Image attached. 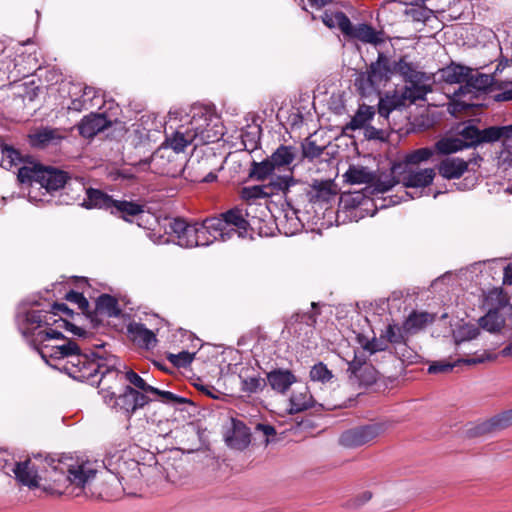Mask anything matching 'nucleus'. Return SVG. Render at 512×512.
<instances>
[{
  "instance_id": "obj_4",
  "label": "nucleus",
  "mask_w": 512,
  "mask_h": 512,
  "mask_svg": "<svg viewBox=\"0 0 512 512\" xmlns=\"http://www.w3.org/2000/svg\"><path fill=\"white\" fill-rule=\"evenodd\" d=\"M141 482L139 462L135 460L123 461L118 464L116 472L102 482L100 496L113 501L119 499L123 493L133 495Z\"/></svg>"
},
{
  "instance_id": "obj_37",
  "label": "nucleus",
  "mask_w": 512,
  "mask_h": 512,
  "mask_svg": "<svg viewBox=\"0 0 512 512\" xmlns=\"http://www.w3.org/2000/svg\"><path fill=\"white\" fill-rule=\"evenodd\" d=\"M485 303L488 310H494L499 313L508 306L512 308L510 296L501 287L491 289L485 297Z\"/></svg>"
},
{
  "instance_id": "obj_26",
  "label": "nucleus",
  "mask_w": 512,
  "mask_h": 512,
  "mask_svg": "<svg viewBox=\"0 0 512 512\" xmlns=\"http://www.w3.org/2000/svg\"><path fill=\"white\" fill-rule=\"evenodd\" d=\"M13 472L16 476V479L22 485L28 486L31 489L39 487V477L37 475V470L29 459L23 462H17Z\"/></svg>"
},
{
  "instance_id": "obj_29",
  "label": "nucleus",
  "mask_w": 512,
  "mask_h": 512,
  "mask_svg": "<svg viewBox=\"0 0 512 512\" xmlns=\"http://www.w3.org/2000/svg\"><path fill=\"white\" fill-rule=\"evenodd\" d=\"M251 441L250 429L239 420H233L231 434L227 437L228 445L232 448L242 450Z\"/></svg>"
},
{
  "instance_id": "obj_8",
  "label": "nucleus",
  "mask_w": 512,
  "mask_h": 512,
  "mask_svg": "<svg viewBox=\"0 0 512 512\" xmlns=\"http://www.w3.org/2000/svg\"><path fill=\"white\" fill-rule=\"evenodd\" d=\"M165 232L183 248L208 245L204 232L199 229V222H187L184 218L175 217L168 221Z\"/></svg>"
},
{
  "instance_id": "obj_33",
  "label": "nucleus",
  "mask_w": 512,
  "mask_h": 512,
  "mask_svg": "<svg viewBox=\"0 0 512 512\" xmlns=\"http://www.w3.org/2000/svg\"><path fill=\"white\" fill-rule=\"evenodd\" d=\"M435 177L433 168L411 171L403 177L405 187L425 188L432 184Z\"/></svg>"
},
{
  "instance_id": "obj_24",
  "label": "nucleus",
  "mask_w": 512,
  "mask_h": 512,
  "mask_svg": "<svg viewBox=\"0 0 512 512\" xmlns=\"http://www.w3.org/2000/svg\"><path fill=\"white\" fill-rule=\"evenodd\" d=\"M79 205L88 210L104 209L110 211L111 205H113V198L100 189L89 187L86 191V197L82 199Z\"/></svg>"
},
{
  "instance_id": "obj_57",
  "label": "nucleus",
  "mask_w": 512,
  "mask_h": 512,
  "mask_svg": "<svg viewBox=\"0 0 512 512\" xmlns=\"http://www.w3.org/2000/svg\"><path fill=\"white\" fill-rule=\"evenodd\" d=\"M265 386L266 380L259 376L241 379V391L247 394H253L262 391Z\"/></svg>"
},
{
  "instance_id": "obj_25",
  "label": "nucleus",
  "mask_w": 512,
  "mask_h": 512,
  "mask_svg": "<svg viewBox=\"0 0 512 512\" xmlns=\"http://www.w3.org/2000/svg\"><path fill=\"white\" fill-rule=\"evenodd\" d=\"M63 136L56 128L44 127L29 135L31 146L38 149H44L50 145H57Z\"/></svg>"
},
{
  "instance_id": "obj_49",
  "label": "nucleus",
  "mask_w": 512,
  "mask_h": 512,
  "mask_svg": "<svg viewBox=\"0 0 512 512\" xmlns=\"http://www.w3.org/2000/svg\"><path fill=\"white\" fill-rule=\"evenodd\" d=\"M150 394L157 396V400L160 402L171 406L193 404L191 400L185 397L178 396L170 391L160 390L156 387H153V391H151Z\"/></svg>"
},
{
  "instance_id": "obj_59",
  "label": "nucleus",
  "mask_w": 512,
  "mask_h": 512,
  "mask_svg": "<svg viewBox=\"0 0 512 512\" xmlns=\"http://www.w3.org/2000/svg\"><path fill=\"white\" fill-rule=\"evenodd\" d=\"M194 353H190L188 351H181L177 354L168 353L166 358L167 360L177 368H186L189 366L194 360Z\"/></svg>"
},
{
  "instance_id": "obj_48",
  "label": "nucleus",
  "mask_w": 512,
  "mask_h": 512,
  "mask_svg": "<svg viewBox=\"0 0 512 512\" xmlns=\"http://www.w3.org/2000/svg\"><path fill=\"white\" fill-rule=\"evenodd\" d=\"M425 2H409L410 7L405 10L407 16L413 21L426 22L431 17L433 11L423 4Z\"/></svg>"
},
{
  "instance_id": "obj_61",
  "label": "nucleus",
  "mask_w": 512,
  "mask_h": 512,
  "mask_svg": "<svg viewBox=\"0 0 512 512\" xmlns=\"http://www.w3.org/2000/svg\"><path fill=\"white\" fill-rule=\"evenodd\" d=\"M270 196L267 185H255L252 187H244L242 189V197L246 200L266 198Z\"/></svg>"
},
{
  "instance_id": "obj_28",
  "label": "nucleus",
  "mask_w": 512,
  "mask_h": 512,
  "mask_svg": "<svg viewBox=\"0 0 512 512\" xmlns=\"http://www.w3.org/2000/svg\"><path fill=\"white\" fill-rule=\"evenodd\" d=\"M368 71L377 89L382 83L387 82L392 75L390 61L382 53H379L376 62L371 63Z\"/></svg>"
},
{
  "instance_id": "obj_32",
  "label": "nucleus",
  "mask_w": 512,
  "mask_h": 512,
  "mask_svg": "<svg viewBox=\"0 0 512 512\" xmlns=\"http://www.w3.org/2000/svg\"><path fill=\"white\" fill-rule=\"evenodd\" d=\"M144 212V207L134 201L115 200L111 205L110 213L118 216L125 221H129V217H135Z\"/></svg>"
},
{
  "instance_id": "obj_3",
  "label": "nucleus",
  "mask_w": 512,
  "mask_h": 512,
  "mask_svg": "<svg viewBox=\"0 0 512 512\" xmlns=\"http://www.w3.org/2000/svg\"><path fill=\"white\" fill-rule=\"evenodd\" d=\"M211 122V116L207 114L201 113L200 115H194L185 132L177 130L173 137L167 139L166 143L162 146L171 147L178 155H181V152L195 140L198 141L195 146L199 143H214L223 136V132L221 127Z\"/></svg>"
},
{
  "instance_id": "obj_13",
  "label": "nucleus",
  "mask_w": 512,
  "mask_h": 512,
  "mask_svg": "<svg viewBox=\"0 0 512 512\" xmlns=\"http://www.w3.org/2000/svg\"><path fill=\"white\" fill-rule=\"evenodd\" d=\"M341 32L346 38L363 43L376 44L379 42L377 32L371 25L366 23L353 25L349 18H342Z\"/></svg>"
},
{
  "instance_id": "obj_44",
  "label": "nucleus",
  "mask_w": 512,
  "mask_h": 512,
  "mask_svg": "<svg viewBox=\"0 0 512 512\" xmlns=\"http://www.w3.org/2000/svg\"><path fill=\"white\" fill-rule=\"evenodd\" d=\"M402 88L403 98L407 99L409 104L415 103L418 100H424L427 93L432 91L430 85L420 84V82H409Z\"/></svg>"
},
{
  "instance_id": "obj_14",
  "label": "nucleus",
  "mask_w": 512,
  "mask_h": 512,
  "mask_svg": "<svg viewBox=\"0 0 512 512\" xmlns=\"http://www.w3.org/2000/svg\"><path fill=\"white\" fill-rule=\"evenodd\" d=\"M120 313L118 300L109 294H101L96 299L95 309L93 311L89 310L87 318L90 319L94 327H98L102 323V320L98 318L99 315L117 317Z\"/></svg>"
},
{
  "instance_id": "obj_35",
  "label": "nucleus",
  "mask_w": 512,
  "mask_h": 512,
  "mask_svg": "<svg viewBox=\"0 0 512 512\" xmlns=\"http://www.w3.org/2000/svg\"><path fill=\"white\" fill-rule=\"evenodd\" d=\"M49 314L47 311L44 310H29L25 314V321L28 325L31 327L26 328L24 331V335L31 336L33 338V335L31 332L37 333L36 330L40 328L41 326H52L57 324V320H53V322H49L48 319Z\"/></svg>"
},
{
  "instance_id": "obj_62",
  "label": "nucleus",
  "mask_w": 512,
  "mask_h": 512,
  "mask_svg": "<svg viewBox=\"0 0 512 512\" xmlns=\"http://www.w3.org/2000/svg\"><path fill=\"white\" fill-rule=\"evenodd\" d=\"M320 18L322 22L328 27V28H335L337 27L341 31V24H342V18H348L347 15L341 11L337 12H328L324 11Z\"/></svg>"
},
{
  "instance_id": "obj_54",
  "label": "nucleus",
  "mask_w": 512,
  "mask_h": 512,
  "mask_svg": "<svg viewBox=\"0 0 512 512\" xmlns=\"http://www.w3.org/2000/svg\"><path fill=\"white\" fill-rule=\"evenodd\" d=\"M436 153L435 148L423 147L408 153L405 156L406 164L418 165L422 162L428 161Z\"/></svg>"
},
{
  "instance_id": "obj_22",
  "label": "nucleus",
  "mask_w": 512,
  "mask_h": 512,
  "mask_svg": "<svg viewBox=\"0 0 512 512\" xmlns=\"http://www.w3.org/2000/svg\"><path fill=\"white\" fill-rule=\"evenodd\" d=\"M38 184L48 192L57 191L63 188L69 179L67 172L54 167L44 166Z\"/></svg>"
},
{
  "instance_id": "obj_53",
  "label": "nucleus",
  "mask_w": 512,
  "mask_h": 512,
  "mask_svg": "<svg viewBox=\"0 0 512 512\" xmlns=\"http://www.w3.org/2000/svg\"><path fill=\"white\" fill-rule=\"evenodd\" d=\"M396 184H398V180L393 175V171L389 174L376 176L374 182L370 183V186L373 187V191L376 193H385L391 190Z\"/></svg>"
},
{
  "instance_id": "obj_16",
  "label": "nucleus",
  "mask_w": 512,
  "mask_h": 512,
  "mask_svg": "<svg viewBox=\"0 0 512 512\" xmlns=\"http://www.w3.org/2000/svg\"><path fill=\"white\" fill-rule=\"evenodd\" d=\"M509 426H512V408L477 424L472 429V433L475 436H482L506 429Z\"/></svg>"
},
{
  "instance_id": "obj_38",
  "label": "nucleus",
  "mask_w": 512,
  "mask_h": 512,
  "mask_svg": "<svg viewBox=\"0 0 512 512\" xmlns=\"http://www.w3.org/2000/svg\"><path fill=\"white\" fill-rule=\"evenodd\" d=\"M345 181L349 184H369L374 182L375 174L364 166H349L344 174Z\"/></svg>"
},
{
  "instance_id": "obj_55",
  "label": "nucleus",
  "mask_w": 512,
  "mask_h": 512,
  "mask_svg": "<svg viewBox=\"0 0 512 512\" xmlns=\"http://www.w3.org/2000/svg\"><path fill=\"white\" fill-rule=\"evenodd\" d=\"M459 363H466V364H476V359H458L457 361L450 362V361H435L433 362L429 368L428 372L431 374H437V373H448L453 370L455 366H457Z\"/></svg>"
},
{
  "instance_id": "obj_31",
  "label": "nucleus",
  "mask_w": 512,
  "mask_h": 512,
  "mask_svg": "<svg viewBox=\"0 0 512 512\" xmlns=\"http://www.w3.org/2000/svg\"><path fill=\"white\" fill-rule=\"evenodd\" d=\"M470 72H472L471 68L455 62H451L440 70L443 81L448 84L465 83Z\"/></svg>"
},
{
  "instance_id": "obj_56",
  "label": "nucleus",
  "mask_w": 512,
  "mask_h": 512,
  "mask_svg": "<svg viewBox=\"0 0 512 512\" xmlns=\"http://www.w3.org/2000/svg\"><path fill=\"white\" fill-rule=\"evenodd\" d=\"M354 85L362 96L370 95L377 90L368 70L357 75Z\"/></svg>"
},
{
  "instance_id": "obj_40",
  "label": "nucleus",
  "mask_w": 512,
  "mask_h": 512,
  "mask_svg": "<svg viewBox=\"0 0 512 512\" xmlns=\"http://www.w3.org/2000/svg\"><path fill=\"white\" fill-rule=\"evenodd\" d=\"M392 68V74H400L405 82H420L423 74L414 69L413 64L406 61V57H401L398 61H395Z\"/></svg>"
},
{
  "instance_id": "obj_46",
  "label": "nucleus",
  "mask_w": 512,
  "mask_h": 512,
  "mask_svg": "<svg viewBox=\"0 0 512 512\" xmlns=\"http://www.w3.org/2000/svg\"><path fill=\"white\" fill-rule=\"evenodd\" d=\"M480 326L491 333L500 332L505 325V318L494 310H488L487 313L479 319Z\"/></svg>"
},
{
  "instance_id": "obj_27",
  "label": "nucleus",
  "mask_w": 512,
  "mask_h": 512,
  "mask_svg": "<svg viewBox=\"0 0 512 512\" xmlns=\"http://www.w3.org/2000/svg\"><path fill=\"white\" fill-rule=\"evenodd\" d=\"M467 170L468 162L458 157L446 158L438 166L439 174L448 180L460 178Z\"/></svg>"
},
{
  "instance_id": "obj_42",
  "label": "nucleus",
  "mask_w": 512,
  "mask_h": 512,
  "mask_svg": "<svg viewBox=\"0 0 512 512\" xmlns=\"http://www.w3.org/2000/svg\"><path fill=\"white\" fill-rule=\"evenodd\" d=\"M297 183L298 180L295 179L291 173L290 175H278L273 177L267 187L269 188L270 195L282 193L286 198H288L290 187Z\"/></svg>"
},
{
  "instance_id": "obj_47",
  "label": "nucleus",
  "mask_w": 512,
  "mask_h": 512,
  "mask_svg": "<svg viewBox=\"0 0 512 512\" xmlns=\"http://www.w3.org/2000/svg\"><path fill=\"white\" fill-rule=\"evenodd\" d=\"M19 168L17 178L22 184L38 183L44 166L41 164L30 163Z\"/></svg>"
},
{
  "instance_id": "obj_64",
  "label": "nucleus",
  "mask_w": 512,
  "mask_h": 512,
  "mask_svg": "<svg viewBox=\"0 0 512 512\" xmlns=\"http://www.w3.org/2000/svg\"><path fill=\"white\" fill-rule=\"evenodd\" d=\"M362 347L370 354H374L376 352L386 351L389 345L381 333L378 338L374 337L372 340H367L364 344H362Z\"/></svg>"
},
{
  "instance_id": "obj_36",
  "label": "nucleus",
  "mask_w": 512,
  "mask_h": 512,
  "mask_svg": "<svg viewBox=\"0 0 512 512\" xmlns=\"http://www.w3.org/2000/svg\"><path fill=\"white\" fill-rule=\"evenodd\" d=\"M291 411L302 412L315 406V401L307 386L293 391L290 397Z\"/></svg>"
},
{
  "instance_id": "obj_12",
  "label": "nucleus",
  "mask_w": 512,
  "mask_h": 512,
  "mask_svg": "<svg viewBox=\"0 0 512 512\" xmlns=\"http://www.w3.org/2000/svg\"><path fill=\"white\" fill-rule=\"evenodd\" d=\"M508 86H510V82L495 81L492 75L483 73L473 74L470 72L465 85L460 86L455 95L460 96L467 92H471L472 90L485 92L489 89H497L502 90L503 92L505 90H510Z\"/></svg>"
},
{
  "instance_id": "obj_2",
  "label": "nucleus",
  "mask_w": 512,
  "mask_h": 512,
  "mask_svg": "<svg viewBox=\"0 0 512 512\" xmlns=\"http://www.w3.org/2000/svg\"><path fill=\"white\" fill-rule=\"evenodd\" d=\"M92 356L93 358L79 351L73 361L66 362L65 370L70 377L76 380L97 383L100 394L103 381H105V385L109 382H116L119 380L120 371L115 367L116 358L114 356L103 358L95 353H92Z\"/></svg>"
},
{
  "instance_id": "obj_17",
  "label": "nucleus",
  "mask_w": 512,
  "mask_h": 512,
  "mask_svg": "<svg viewBox=\"0 0 512 512\" xmlns=\"http://www.w3.org/2000/svg\"><path fill=\"white\" fill-rule=\"evenodd\" d=\"M111 126V121L105 114L90 113L78 125V130L84 138H93L99 132Z\"/></svg>"
},
{
  "instance_id": "obj_6",
  "label": "nucleus",
  "mask_w": 512,
  "mask_h": 512,
  "mask_svg": "<svg viewBox=\"0 0 512 512\" xmlns=\"http://www.w3.org/2000/svg\"><path fill=\"white\" fill-rule=\"evenodd\" d=\"M117 382L118 380L105 385V381H103L100 394L105 404L127 418H130L138 409L143 408L153 400L131 385H126L123 391L116 395L114 388Z\"/></svg>"
},
{
  "instance_id": "obj_18",
  "label": "nucleus",
  "mask_w": 512,
  "mask_h": 512,
  "mask_svg": "<svg viewBox=\"0 0 512 512\" xmlns=\"http://www.w3.org/2000/svg\"><path fill=\"white\" fill-rule=\"evenodd\" d=\"M199 229L204 232V237L208 240V245L213 243L218 238L226 240L230 238V233L227 230L224 222V217L215 216L206 218L202 223H199Z\"/></svg>"
},
{
  "instance_id": "obj_5",
  "label": "nucleus",
  "mask_w": 512,
  "mask_h": 512,
  "mask_svg": "<svg viewBox=\"0 0 512 512\" xmlns=\"http://www.w3.org/2000/svg\"><path fill=\"white\" fill-rule=\"evenodd\" d=\"M33 339L31 340L35 349L41 357L47 361L48 358L64 359L73 361L80 348L73 340L67 339L62 332L48 328L40 330L38 333L31 332Z\"/></svg>"
},
{
  "instance_id": "obj_19",
  "label": "nucleus",
  "mask_w": 512,
  "mask_h": 512,
  "mask_svg": "<svg viewBox=\"0 0 512 512\" xmlns=\"http://www.w3.org/2000/svg\"><path fill=\"white\" fill-rule=\"evenodd\" d=\"M296 381V376L288 369H273L266 375V384H268L272 390L280 394H286Z\"/></svg>"
},
{
  "instance_id": "obj_11",
  "label": "nucleus",
  "mask_w": 512,
  "mask_h": 512,
  "mask_svg": "<svg viewBox=\"0 0 512 512\" xmlns=\"http://www.w3.org/2000/svg\"><path fill=\"white\" fill-rule=\"evenodd\" d=\"M385 431L383 423H369L343 431L338 439L344 448L354 449L373 442Z\"/></svg>"
},
{
  "instance_id": "obj_15",
  "label": "nucleus",
  "mask_w": 512,
  "mask_h": 512,
  "mask_svg": "<svg viewBox=\"0 0 512 512\" xmlns=\"http://www.w3.org/2000/svg\"><path fill=\"white\" fill-rule=\"evenodd\" d=\"M337 195V185L333 180H314L307 190L309 202L313 204L329 203Z\"/></svg>"
},
{
  "instance_id": "obj_52",
  "label": "nucleus",
  "mask_w": 512,
  "mask_h": 512,
  "mask_svg": "<svg viewBox=\"0 0 512 512\" xmlns=\"http://www.w3.org/2000/svg\"><path fill=\"white\" fill-rule=\"evenodd\" d=\"M435 151L439 154L448 155L463 150L462 142L455 138H442L435 143Z\"/></svg>"
},
{
  "instance_id": "obj_1",
  "label": "nucleus",
  "mask_w": 512,
  "mask_h": 512,
  "mask_svg": "<svg viewBox=\"0 0 512 512\" xmlns=\"http://www.w3.org/2000/svg\"><path fill=\"white\" fill-rule=\"evenodd\" d=\"M49 466L46 480L50 484L44 489L52 494H73L74 490H78L75 496H79L85 485L95 476V470L72 458L51 459Z\"/></svg>"
},
{
  "instance_id": "obj_20",
  "label": "nucleus",
  "mask_w": 512,
  "mask_h": 512,
  "mask_svg": "<svg viewBox=\"0 0 512 512\" xmlns=\"http://www.w3.org/2000/svg\"><path fill=\"white\" fill-rule=\"evenodd\" d=\"M81 95L71 99V103L68 106L69 110L75 112H81L98 106L101 103L100 91L91 86H84L79 88Z\"/></svg>"
},
{
  "instance_id": "obj_50",
  "label": "nucleus",
  "mask_w": 512,
  "mask_h": 512,
  "mask_svg": "<svg viewBox=\"0 0 512 512\" xmlns=\"http://www.w3.org/2000/svg\"><path fill=\"white\" fill-rule=\"evenodd\" d=\"M384 338L389 344H405L407 341V333L404 332L403 326L399 327L395 324H389L381 331Z\"/></svg>"
},
{
  "instance_id": "obj_23",
  "label": "nucleus",
  "mask_w": 512,
  "mask_h": 512,
  "mask_svg": "<svg viewBox=\"0 0 512 512\" xmlns=\"http://www.w3.org/2000/svg\"><path fill=\"white\" fill-rule=\"evenodd\" d=\"M296 155L297 148L295 146L281 144L269 158L277 171L288 169L293 173L294 167L290 166L294 162Z\"/></svg>"
},
{
  "instance_id": "obj_60",
  "label": "nucleus",
  "mask_w": 512,
  "mask_h": 512,
  "mask_svg": "<svg viewBox=\"0 0 512 512\" xmlns=\"http://www.w3.org/2000/svg\"><path fill=\"white\" fill-rule=\"evenodd\" d=\"M310 378L313 381L326 383L333 378V374L323 362H319L312 366L310 370Z\"/></svg>"
},
{
  "instance_id": "obj_41",
  "label": "nucleus",
  "mask_w": 512,
  "mask_h": 512,
  "mask_svg": "<svg viewBox=\"0 0 512 512\" xmlns=\"http://www.w3.org/2000/svg\"><path fill=\"white\" fill-rule=\"evenodd\" d=\"M276 171L269 157L261 162L253 161L249 169V178L256 181H265Z\"/></svg>"
},
{
  "instance_id": "obj_7",
  "label": "nucleus",
  "mask_w": 512,
  "mask_h": 512,
  "mask_svg": "<svg viewBox=\"0 0 512 512\" xmlns=\"http://www.w3.org/2000/svg\"><path fill=\"white\" fill-rule=\"evenodd\" d=\"M457 135L464 149L475 148L484 143H494L500 140H502L503 146L507 147V141L512 139V124L490 126L483 130L475 125L468 124L459 129Z\"/></svg>"
},
{
  "instance_id": "obj_63",
  "label": "nucleus",
  "mask_w": 512,
  "mask_h": 512,
  "mask_svg": "<svg viewBox=\"0 0 512 512\" xmlns=\"http://www.w3.org/2000/svg\"><path fill=\"white\" fill-rule=\"evenodd\" d=\"M64 298L65 300L76 304L78 308L82 311V313L88 316L90 305L88 300L84 297L82 293L70 290L65 294Z\"/></svg>"
},
{
  "instance_id": "obj_51",
  "label": "nucleus",
  "mask_w": 512,
  "mask_h": 512,
  "mask_svg": "<svg viewBox=\"0 0 512 512\" xmlns=\"http://www.w3.org/2000/svg\"><path fill=\"white\" fill-rule=\"evenodd\" d=\"M359 371L360 372L356 375L352 382H357L360 386L365 387L371 386L374 383H376L378 378V372L371 364H366L362 366V368H359Z\"/></svg>"
},
{
  "instance_id": "obj_45",
  "label": "nucleus",
  "mask_w": 512,
  "mask_h": 512,
  "mask_svg": "<svg viewBox=\"0 0 512 512\" xmlns=\"http://www.w3.org/2000/svg\"><path fill=\"white\" fill-rule=\"evenodd\" d=\"M1 166L7 170L25 162L19 150L5 143L0 144Z\"/></svg>"
},
{
  "instance_id": "obj_58",
  "label": "nucleus",
  "mask_w": 512,
  "mask_h": 512,
  "mask_svg": "<svg viewBox=\"0 0 512 512\" xmlns=\"http://www.w3.org/2000/svg\"><path fill=\"white\" fill-rule=\"evenodd\" d=\"M126 380L135 387L136 390L147 395L153 391V386L149 385L139 374L133 370L125 373Z\"/></svg>"
},
{
  "instance_id": "obj_10",
  "label": "nucleus",
  "mask_w": 512,
  "mask_h": 512,
  "mask_svg": "<svg viewBox=\"0 0 512 512\" xmlns=\"http://www.w3.org/2000/svg\"><path fill=\"white\" fill-rule=\"evenodd\" d=\"M221 216L224 217L229 233H237L240 238L253 239L254 232L261 229L259 226L261 219L251 216L247 209L241 207L231 208L221 213ZM259 235H261V231H259Z\"/></svg>"
},
{
  "instance_id": "obj_30",
  "label": "nucleus",
  "mask_w": 512,
  "mask_h": 512,
  "mask_svg": "<svg viewBox=\"0 0 512 512\" xmlns=\"http://www.w3.org/2000/svg\"><path fill=\"white\" fill-rule=\"evenodd\" d=\"M403 90H395L392 94H387L381 98L378 104V113L380 116L387 118L389 114L396 109L406 107L409 103L403 97Z\"/></svg>"
},
{
  "instance_id": "obj_43",
  "label": "nucleus",
  "mask_w": 512,
  "mask_h": 512,
  "mask_svg": "<svg viewBox=\"0 0 512 512\" xmlns=\"http://www.w3.org/2000/svg\"><path fill=\"white\" fill-rule=\"evenodd\" d=\"M374 114L375 111L373 107L365 104L360 105L350 122L346 124L345 129L355 131L367 127L366 123L374 116Z\"/></svg>"
},
{
  "instance_id": "obj_9",
  "label": "nucleus",
  "mask_w": 512,
  "mask_h": 512,
  "mask_svg": "<svg viewBox=\"0 0 512 512\" xmlns=\"http://www.w3.org/2000/svg\"><path fill=\"white\" fill-rule=\"evenodd\" d=\"M184 157L178 155L171 147L160 146L150 157L149 161H140L139 164L149 165V169L156 174L168 177H177L184 170Z\"/></svg>"
},
{
  "instance_id": "obj_34",
  "label": "nucleus",
  "mask_w": 512,
  "mask_h": 512,
  "mask_svg": "<svg viewBox=\"0 0 512 512\" xmlns=\"http://www.w3.org/2000/svg\"><path fill=\"white\" fill-rule=\"evenodd\" d=\"M434 321V316L428 312L413 311L403 322L404 332L408 334H415L424 329L429 323Z\"/></svg>"
},
{
  "instance_id": "obj_21",
  "label": "nucleus",
  "mask_w": 512,
  "mask_h": 512,
  "mask_svg": "<svg viewBox=\"0 0 512 512\" xmlns=\"http://www.w3.org/2000/svg\"><path fill=\"white\" fill-rule=\"evenodd\" d=\"M127 331L133 343L140 348L151 349L157 344L156 335L143 323L132 322L128 325Z\"/></svg>"
},
{
  "instance_id": "obj_39",
  "label": "nucleus",
  "mask_w": 512,
  "mask_h": 512,
  "mask_svg": "<svg viewBox=\"0 0 512 512\" xmlns=\"http://www.w3.org/2000/svg\"><path fill=\"white\" fill-rule=\"evenodd\" d=\"M66 196L65 202L67 204L80 203L83 199V194L86 195L87 187L82 179L69 177L67 183L63 187Z\"/></svg>"
}]
</instances>
